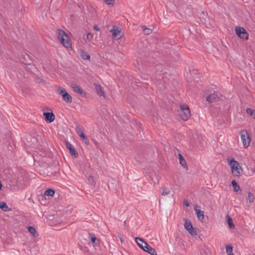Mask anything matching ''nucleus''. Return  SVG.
Segmentation results:
<instances>
[{"instance_id":"obj_1","label":"nucleus","mask_w":255,"mask_h":255,"mask_svg":"<svg viewBox=\"0 0 255 255\" xmlns=\"http://www.w3.org/2000/svg\"><path fill=\"white\" fill-rule=\"evenodd\" d=\"M57 38L66 48L71 47V42L68 34L62 29H58Z\"/></svg>"},{"instance_id":"obj_2","label":"nucleus","mask_w":255,"mask_h":255,"mask_svg":"<svg viewBox=\"0 0 255 255\" xmlns=\"http://www.w3.org/2000/svg\"><path fill=\"white\" fill-rule=\"evenodd\" d=\"M228 164L231 166L232 173L236 176H239L240 175V170L242 168L239 163L234 158L228 160Z\"/></svg>"},{"instance_id":"obj_3","label":"nucleus","mask_w":255,"mask_h":255,"mask_svg":"<svg viewBox=\"0 0 255 255\" xmlns=\"http://www.w3.org/2000/svg\"><path fill=\"white\" fill-rule=\"evenodd\" d=\"M58 91L62 97L63 100L67 103H71L72 102V96L63 87H59Z\"/></svg>"},{"instance_id":"obj_4","label":"nucleus","mask_w":255,"mask_h":255,"mask_svg":"<svg viewBox=\"0 0 255 255\" xmlns=\"http://www.w3.org/2000/svg\"><path fill=\"white\" fill-rule=\"evenodd\" d=\"M139 240L140 242L144 244V247L145 248L143 249L144 251L148 253V254L151 255H157L155 250L152 248L151 246H150L147 242L144 241V240L142 238L139 237H136L135 238V240Z\"/></svg>"},{"instance_id":"obj_5","label":"nucleus","mask_w":255,"mask_h":255,"mask_svg":"<svg viewBox=\"0 0 255 255\" xmlns=\"http://www.w3.org/2000/svg\"><path fill=\"white\" fill-rule=\"evenodd\" d=\"M183 220L185 221L184 228L188 232V233L192 236L197 235V232L193 228L191 221L188 219L186 218H184Z\"/></svg>"},{"instance_id":"obj_6","label":"nucleus","mask_w":255,"mask_h":255,"mask_svg":"<svg viewBox=\"0 0 255 255\" xmlns=\"http://www.w3.org/2000/svg\"><path fill=\"white\" fill-rule=\"evenodd\" d=\"M236 34L241 38L248 40L249 39V34L246 29L240 26H237L235 28Z\"/></svg>"},{"instance_id":"obj_7","label":"nucleus","mask_w":255,"mask_h":255,"mask_svg":"<svg viewBox=\"0 0 255 255\" xmlns=\"http://www.w3.org/2000/svg\"><path fill=\"white\" fill-rule=\"evenodd\" d=\"M241 137L244 146L248 147L250 145L251 139L246 130H241Z\"/></svg>"},{"instance_id":"obj_8","label":"nucleus","mask_w":255,"mask_h":255,"mask_svg":"<svg viewBox=\"0 0 255 255\" xmlns=\"http://www.w3.org/2000/svg\"><path fill=\"white\" fill-rule=\"evenodd\" d=\"M220 93L218 92H214L210 94L206 97V100L209 103H214L220 100Z\"/></svg>"},{"instance_id":"obj_9","label":"nucleus","mask_w":255,"mask_h":255,"mask_svg":"<svg viewBox=\"0 0 255 255\" xmlns=\"http://www.w3.org/2000/svg\"><path fill=\"white\" fill-rule=\"evenodd\" d=\"M178 116L183 121H186L188 120L190 117V109L184 111L179 110L178 111Z\"/></svg>"},{"instance_id":"obj_10","label":"nucleus","mask_w":255,"mask_h":255,"mask_svg":"<svg viewBox=\"0 0 255 255\" xmlns=\"http://www.w3.org/2000/svg\"><path fill=\"white\" fill-rule=\"evenodd\" d=\"M76 131L79 136L82 139L83 141L87 145L90 144L89 141L87 138V136L85 135L82 129L78 126H77L76 128Z\"/></svg>"},{"instance_id":"obj_11","label":"nucleus","mask_w":255,"mask_h":255,"mask_svg":"<svg viewBox=\"0 0 255 255\" xmlns=\"http://www.w3.org/2000/svg\"><path fill=\"white\" fill-rule=\"evenodd\" d=\"M66 146L69 150L71 155L74 158H77L79 156L78 152L76 150L75 147L68 141H66Z\"/></svg>"},{"instance_id":"obj_12","label":"nucleus","mask_w":255,"mask_h":255,"mask_svg":"<svg viewBox=\"0 0 255 255\" xmlns=\"http://www.w3.org/2000/svg\"><path fill=\"white\" fill-rule=\"evenodd\" d=\"M43 116L44 117L45 121L48 123H52L55 119V115L52 112H44Z\"/></svg>"},{"instance_id":"obj_13","label":"nucleus","mask_w":255,"mask_h":255,"mask_svg":"<svg viewBox=\"0 0 255 255\" xmlns=\"http://www.w3.org/2000/svg\"><path fill=\"white\" fill-rule=\"evenodd\" d=\"M71 87L75 92L79 93L82 97H85L86 96V93L83 91L81 87L77 84H72L71 85Z\"/></svg>"},{"instance_id":"obj_14","label":"nucleus","mask_w":255,"mask_h":255,"mask_svg":"<svg viewBox=\"0 0 255 255\" xmlns=\"http://www.w3.org/2000/svg\"><path fill=\"white\" fill-rule=\"evenodd\" d=\"M20 60L21 62L27 65H31L32 60L30 58V56L28 54L21 55L20 56Z\"/></svg>"},{"instance_id":"obj_15","label":"nucleus","mask_w":255,"mask_h":255,"mask_svg":"<svg viewBox=\"0 0 255 255\" xmlns=\"http://www.w3.org/2000/svg\"><path fill=\"white\" fill-rule=\"evenodd\" d=\"M178 158L179 160V163L181 164V165L184 168L187 169L188 166L187 165L186 161L184 157L180 153H179L178 154Z\"/></svg>"},{"instance_id":"obj_16","label":"nucleus","mask_w":255,"mask_h":255,"mask_svg":"<svg viewBox=\"0 0 255 255\" xmlns=\"http://www.w3.org/2000/svg\"><path fill=\"white\" fill-rule=\"evenodd\" d=\"M196 214L199 220L202 221L204 218V211L200 209H195Z\"/></svg>"},{"instance_id":"obj_17","label":"nucleus","mask_w":255,"mask_h":255,"mask_svg":"<svg viewBox=\"0 0 255 255\" xmlns=\"http://www.w3.org/2000/svg\"><path fill=\"white\" fill-rule=\"evenodd\" d=\"M231 184L233 188V190L235 192H238V191H240V193L241 192V190L240 189V186L238 185L236 180H232L231 182Z\"/></svg>"},{"instance_id":"obj_18","label":"nucleus","mask_w":255,"mask_h":255,"mask_svg":"<svg viewBox=\"0 0 255 255\" xmlns=\"http://www.w3.org/2000/svg\"><path fill=\"white\" fill-rule=\"evenodd\" d=\"M0 208L1 210L4 212L9 211L11 210V209L8 207L6 203L3 201L0 202Z\"/></svg>"},{"instance_id":"obj_19","label":"nucleus","mask_w":255,"mask_h":255,"mask_svg":"<svg viewBox=\"0 0 255 255\" xmlns=\"http://www.w3.org/2000/svg\"><path fill=\"white\" fill-rule=\"evenodd\" d=\"M226 218L227 219V222L229 225V228L230 229H234L235 228V225L233 222L232 218L228 215L226 216Z\"/></svg>"},{"instance_id":"obj_20","label":"nucleus","mask_w":255,"mask_h":255,"mask_svg":"<svg viewBox=\"0 0 255 255\" xmlns=\"http://www.w3.org/2000/svg\"><path fill=\"white\" fill-rule=\"evenodd\" d=\"M110 31L112 32V36L113 37H117L118 34H119L121 31V29L116 26L114 27Z\"/></svg>"},{"instance_id":"obj_21","label":"nucleus","mask_w":255,"mask_h":255,"mask_svg":"<svg viewBox=\"0 0 255 255\" xmlns=\"http://www.w3.org/2000/svg\"><path fill=\"white\" fill-rule=\"evenodd\" d=\"M91 241L94 246H99L100 245V241L94 235L91 237Z\"/></svg>"},{"instance_id":"obj_22","label":"nucleus","mask_w":255,"mask_h":255,"mask_svg":"<svg viewBox=\"0 0 255 255\" xmlns=\"http://www.w3.org/2000/svg\"><path fill=\"white\" fill-rule=\"evenodd\" d=\"M27 228L29 232L34 237H38V234L37 233L35 229L33 226H28Z\"/></svg>"},{"instance_id":"obj_23","label":"nucleus","mask_w":255,"mask_h":255,"mask_svg":"<svg viewBox=\"0 0 255 255\" xmlns=\"http://www.w3.org/2000/svg\"><path fill=\"white\" fill-rule=\"evenodd\" d=\"M55 190L51 188L47 189L45 192L44 195L47 196H53L55 194Z\"/></svg>"},{"instance_id":"obj_24","label":"nucleus","mask_w":255,"mask_h":255,"mask_svg":"<svg viewBox=\"0 0 255 255\" xmlns=\"http://www.w3.org/2000/svg\"><path fill=\"white\" fill-rule=\"evenodd\" d=\"M159 193L162 196H165L168 195L170 193V190L169 189L166 188H161L159 189Z\"/></svg>"},{"instance_id":"obj_25","label":"nucleus","mask_w":255,"mask_h":255,"mask_svg":"<svg viewBox=\"0 0 255 255\" xmlns=\"http://www.w3.org/2000/svg\"><path fill=\"white\" fill-rule=\"evenodd\" d=\"M95 89L97 92V93L101 96H104L105 94L104 91H102L101 86L100 85H95Z\"/></svg>"},{"instance_id":"obj_26","label":"nucleus","mask_w":255,"mask_h":255,"mask_svg":"<svg viewBox=\"0 0 255 255\" xmlns=\"http://www.w3.org/2000/svg\"><path fill=\"white\" fill-rule=\"evenodd\" d=\"M246 112L255 119V110L248 108L246 109Z\"/></svg>"},{"instance_id":"obj_27","label":"nucleus","mask_w":255,"mask_h":255,"mask_svg":"<svg viewBox=\"0 0 255 255\" xmlns=\"http://www.w3.org/2000/svg\"><path fill=\"white\" fill-rule=\"evenodd\" d=\"M81 57L85 60H90V55L86 52L82 51V53L81 54Z\"/></svg>"},{"instance_id":"obj_28","label":"nucleus","mask_w":255,"mask_h":255,"mask_svg":"<svg viewBox=\"0 0 255 255\" xmlns=\"http://www.w3.org/2000/svg\"><path fill=\"white\" fill-rule=\"evenodd\" d=\"M247 199L248 200L250 203L254 202L255 197L254 195L251 192H248Z\"/></svg>"},{"instance_id":"obj_29","label":"nucleus","mask_w":255,"mask_h":255,"mask_svg":"<svg viewBox=\"0 0 255 255\" xmlns=\"http://www.w3.org/2000/svg\"><path fill=\"white\" fill-rule=\"evenodd\" d=\"M142 28L143 32L145 34L149 35L152 33V29L146 27L145 26H143Z\"/></svg>"},{"instance_id":"obj_30","label":"nucleus","mask_w":255,"mask_h":255,"mask_svg":"<svg viewBox=\"0 0 255 255\" xmlns=\"http://www.w3.org/2000/svg\"><path fill=\"white\" fill-rule=\"evenodd\" d=\"M88 180H89V183L93 185V186H95V184H96V182H95V180H94V178L93 176L92 175H90L89 177V178H88Z\"/></svg>"},{"instance_id":"obj_31","label":"nucleus","mask_w":255,"mask_h":255,"mask_svg":"<svg viewBox=\"0 0 255 255\" xmlns=\"http://www.w3.org/2000/svg\"><path fill=\"white\" fill-rule=\"evenodd\" d=\"M233 246L231 245H227L226 247L227 253H232L233 252Z\"/></svg>"},{"instance_id":"obj_32","label":"nucleus","mask_w":255,"mask_h":255,"mask_svg":"<svg viewBox=\"0 0 255 255\" xmlns=\"http://www.w3.org/2000/svg\"><path fill=\"white\" fill-rule=\"evenodd\" d=\"M136 243L137 244L138 246L142 249L143 250L144 248H145L144 247V245L143 243H142V242H140V241L139 240H135Z\"/></svg>"},{"instance_id":"obj_33","label":"nucleus","mask_w":255,"mask_h":255,"mask_svg":"<svg viewBox=\"0 0 255 255\" xmlns=\"http://www.w3.org/2000/svg\"><path fill=\"white\" fill-rule=\"evenodd\" d=\"M188 109H189V107L188 105L186 104H183L180 106V110H188Z\"/></svg>"},{"instance_id":"obj_34","label":"nucleus","mask_w":255,"mask_h":255,"mask_svg":"<svg viewBox=\"0 0 255 255\" xmlns=\"http://www.w3.org/2000/svg\"><path fill=\"white\" fill-rule=\"evenodd\" d=\"M105 2L108 5H114L115 0H104Z\"/></svg>"},{"instance_id":"obj_35","label":"nucleus","mask_w":255,"mask_h":255,"mask_svg":"<svg viewBox=\"0 0 255 255\" xmlns=\"http://www.w3.org/2000/svg\"><path fill=\"white\" fill-rule=\"evenodd\" d=\"M183 204L186 207H189V203L188 201L187 200H186V199H184V200H183Z\"/></svg>"},{"instance_id":"obj_36","label":"nucleus","mask_w":255,"mask_h":255,"mask_svg":"<svg viewBox=\"0 0 255 255\" xmlns=\"http://www.w3.org/2000/svg\"><path fill=\"white\" fill-rule=\"evenodd\" d=\"M93 29L95 30H96V31H99L100 30V29H99V28L98 27V25L97 24L94 25V26L93 27Z\"/></svg>"},{"instance_id":"obj_37","label":"nucleus","mask_w":255,"mask_h":255,"mask_svg":"<svg viewBox=\"0 0 255 255\" xmlns=\"http://www.w3.org/2000/svg\"><path fill=\"white\" fill-rule=\"evenodd\" d=\"M123 255H128V253L125 251V254L122 253Z\"/></svg>"},{"instance_id":"obj_38","label":"nucleus","mask_w":255,"mask_h":255,"mask_svg":"<svg viewBox=\"0 0 255 255\" xmlns=\"http://www.w3.org/2000/svg\"><path fill=\"white\" fill-rule=\"evenodd\" d=\"M2 187V185L1 181H0V190H1Z\"/></svg>"},{"instance_id":"obj_39","label":"nucleus","mask_w":255,"mask_h":255,"mask_svg":"<svg viewBox=\"0 0 255 255\" xmlns=\"http://www.w3.org/2000/svg\"><path fill=\"white\" fill-rule=\"evenodd\" d=\"M228 255H234V254H233V252L232 253H228Z\"/></svg>"},{"instance_id":"obj_40","label":"nucleus","mask_w":255,"mask_h":255,"mask_svg":"<svg viewBox=\"0 0 255 255\" xmlns=\"http://www.w3.org/2000/svg\"><path fill=\"white\" fill-rule=\"evenodd\" d=\"M90 35H91V33H89L87 35V38H88L89 37H90Z\"/></svg>"},{"instance_id":"obj_41","label":"nucleus","mask_w":255,"mask_h":255,"mask_svg":"<svg viewBox=\"0 0 255 255\" xmlns=\"http://www.w3.org/2000/svg\"><path fill=\"white\" fill-rule=\"evenodd\" d=\"M90 35H91V33H89L87 35V38H88L89 37H90Z\"/></svg>"}]
</instances>
